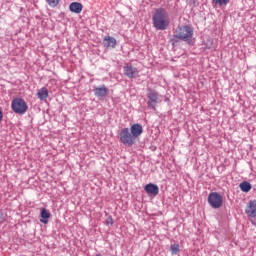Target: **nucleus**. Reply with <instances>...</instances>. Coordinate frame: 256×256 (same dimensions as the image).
Returning a JSON list of instances; mask_svg holds the SVG:
<instances>
[{"label": "nucleus", "instance_id": "f257e3e1", "mask_svg": "<svg viewBox=\"0 0 256 256\" xmlns=\"http://www.w3.org/2000/svg\"><path fill=\"white\" fill-rule=\"evenodd\" d=\"M143 135V126L141 124H134L129 128H123L119 133L120 141L123 145L131 147L135 145L137 137Z\"/></svg>", "mask_w": 256, "mask_h": 256}, {"label": "nucleus", "instance_id": "f03ea898", "mask_svg": "<svg viewBox=\"0 0 256 256\" xmlns=\"http://www.w3.org/2000/svg\"><path fill=\"white\" fill-rule=\"evenodd\" d=\"M153 25L158 31H165L169 27V13L164 8L155 10L152 17Z\"/></svg>", "mask_w": 256, "mask_h": 256}, {"label": "nucleus", "instance_id": "7ed1b4c3", "mask_svg": "<svg viewBox=\"0 0 256 256\" xmlns=\"http://www.w3.org/2000/svg\"><path fill=\"white\" fill-rule=\"evenodd\" d=\"M174 37L180 41H191L193 38V28L187 25L178 26L176 28Z\"/></svg>", "mask_w": 256, "mask_h": 256}, {"label": "nucleus", "instance_id": "20e7f679", "mask_svg": "<svg viewBox=\"0 0 256 256\" xmlns=\"http://www.w3.org/2000/svg\"><path fill=\"white\" fill-rule=\"evenodd\" d=\"M11 109L16 113V115H25L29 110V106L23 98H15L12 100Z\"/></svg>", "mask_w": 256, "mask_h": 256}, {"label": "nucleus", "instance_id": "39448f33", "mask_svg": "<svg viewBox=\"0 0 256 256\" xmlns=\"http://www.w3.org/2000/svg\"><path fill=\"white\" fill-rule=\"evenodd\" d=\"M208 203L212 209L223 207V196L217 192H211L208 196Z\"/></svg>", "mask_w": 256, "mask_h": 256}, {"label": "nucleus", "instance_id": "423d86ee", "mask_svg": "<svg viewBox=\"0 0 256 256\" xmlns=\"http://www.w3.org/2000/svg\"><path fill=\"white\" fill-rule=\"evenodd\" d=\"M148 99V106L155 111V107L159 103V93L155 92V90H149Z\"/></svg>", "mask_w": 256, "mask_h": 256}, {"label": "nucleus", "instance_id": "0eeeda50", "mask_svg": "<svg viewBox=\"0 0 256 256\" xmlns=\"http://www.w3.org/2000/svg\"><path fill=\"white\" fill-rule=\"evenodd\" d=\"M245 213L248 217H256V200H250L245 208Z\"/></svg>", "mask_w": 256, "mask_h": 256}, {"label": "nucleus", "instance_id": "6e6552de", "mask_svg": "<svg viewBox=\"0 0 256 256\" xmlns=\"http://www.w3.org/2000/svg\"><path fill=\"white\" fill-rule=\"evenodd\" d=\"M138 73L139 71L137 70V68L133 67V65L127 64L126 66H124V75H126V77H129V79L137 77Z\"/></svg>", "mask_w": 256, "mask_h": 256}, {"label": "nucleus", "instance_id": "1a4fd4ad", "mask_svg": "<svg viewBox=\"0 0 256 256\" xmlns=\"http://www.w3.org/2000/svg\"><path fill=\"white\" fill-rule=\"evenodd\" d=\"M103 46L106 49H115L117 47V40L114 37L107 36L103 39Z\"/></svg>", "mask_w": 256, "mask_h": 256}, {"label": "nucleus", "instance_id": "9d476101", "mask_svg": "<svg viewBox=\"0 0 256 256\" xmlns=\"http://www.w3.org/2000/svg\"><path fill=\"white\" fill-rule=\"evenodd\" d=\"M144 191L148 195H153L155 197V196L159 195V186H157L156 184L150 183L144 187Z\"/></svg>", "mask_w": 256, "mask_h": 256}, {"label": "nucleus", "instance_id": "9b49d317", "mask_svg": "<svg viewBox=\"0 0 256 256\" xmlns=\"http://www.w3.org/2000/svg\"><path fill=\"white\" fill-rule=\"evenodd\" d=\"M96 97H107L109 95V88L106 86L97 87L94 89Z\"/></svg>", "mask_w": 256, "mask_h": 256}, {"label": "nucleus", "instance_id": "f8f14e48", "mask_svg": "<svg viewBox=\"0 0 256 256\" xmlns=\"http://www.w3.org/2000/svg\"><path fill=\"white\" fill-rule=\"evenodd\" d=\"M40 217V222L44 223V225H47V223H49V219L51 218V213H49L46 208H42L40 212Z\"/></svg>", "mask_w": 256, "mask_h": 256}, {"label": "nucleus", "instance_id": "ddd939ff", "mask_svg": "<svg viewBox=\"0 0 256 256\" xmlns=\"http://www.w3.org/2000/svg\"><path fill=\"white\" fill-rule=\"evenodd\" d=\"M69 9L72 13L79 14L83 11V4L79 2H72L69 6Z\"/></svg>", "mask_w": 256, "mask_h": 256}, {"label": "nucleus", "instance_id": "4468645a", "mask_svg": "<svg viewBox=\"0 0 256 256\" xmlns=\"http://www.w3.org/2000/svg\"><path fill=\"white\" fill-rule=\"evenodd\" d=\"M37 97L40 99V101H45L47 97H49V90L47 88L43 87L37 92Z\"/></svg>", "mask_w": 256, "mask_h": 256}, {"label": "nucleus", "instance_id": "2eb2a0df", "mask_svg": "<svg viewBox=\"0 0 256 256\" xmlns=\"http://www.w3.org/2000/svg\"><path fill=\"white\" fill-rule=\"evenodd\" d=\"M239 187L243 193H249L252 189L251 183L244 181L239 184Z\"/></svg>", "mask_w": 256, "mask_h": 256}, {"label": "nucleus", "instance_id": "dca6fc26", "mask_svg": "<svg viewBox=\"0 0 256 256\" xmlns=\"http://www.w3.org/2000/svg\"><path fill=\"white\" fill-rule=\"evenodd\" d=\"M170 251L172 255H177V253L181 251V247L179 246V244H172L170 246Z\"/></svg>", "mask_w": 256, "mask_h": 256}, {"label": "nucleus", "instance_id": "f3484780", "mask_svg": "<svg viewBox=\"0 0 256 256\" xmlns=\"http://www.w3.org/2000/svg\"><path fill=\"white\" fill-rule=\"evenodd\" d=\"M212 2L219 7H223V5H227L229 3V0H212Z\"/></svg>", "mask_w": 256, "mask_h": 256}, {"label": "nucleus", "instance_id": "a211bd4d", "mask_svg": "<svg viewBox=\"0 0 256 256\" xmlns=\"http://www.w3.org/2000/svg\"><path fill=\"white\" fill-rule=\"evenodd\" d=\"M49 7H57L59 5V0H46Z\"/></svg>", "mask_w": 256, "mask_h": 256}, {"label": "nucleus", "instance_id": "6ab92c4d", "mask_svg": "<svg viewBox=\"0 0 256 256\" xmlns=\"http://www.w3.org/2000/svg\"><path fill=\"white\" fill-rule=\"evenodd\" d=\"M106 223H107V225H113V218H112V217H109V218L106 220Z\"/></svg>", "mask_w": 256, "mask_h": 256}, {"label": "nucleus", "instance_id": "aec40b11", "mask_svg": "<svg viewBox=\"0 0 256 256\" xmlns=\"http://www.w3.org/2000/svg\"><path fill=\"white\" fill-rule=\"evenodd\" d=\"M3 121V109L0 108V123Z\"/></svg>", "mask_w": 256, "mask_h": 256}]
</instances>
